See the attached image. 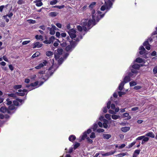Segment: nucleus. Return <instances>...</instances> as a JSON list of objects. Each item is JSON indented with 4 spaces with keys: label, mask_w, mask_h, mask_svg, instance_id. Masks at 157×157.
Masks as SVG:
<instances>
[{
    "label": "nucleus",
    "mask_w": 157,
    "mask_h": 157,
    "mask_svg": "<svg viewBox=\"0 0 157 157\" xmlns=\"http://www.w3.org/2000/svg\"><path fill=\"white\" fill-rule=\"evenodd\" d=\"M92 19L88 20L87 19L83 20L81 21V24L83 25V29L84 31L86 32L87 30L86 26H87L88 29H90L93 26L96 25L95 20L94 18V15H92Z\"/></svg>",
    "instance_id": "f257e3e1"
},
{
    "label": "nucleus",
    "mask_w": 157,
    "mask_h": 157,
    "mask_svg": "<svg viewBox=\"0 0 157 157\" xmlns=\"http://www.w3.org/2000/svg\"><path fill=\"white\" fill-rule=\"evenodd\" d=\"M66 31L68 32L70 36L72 39L76 37V36L75 34L76 31L73 29H69L68 31L67 30Z\"/></svg>",
    "instance_id": "f03ea898"
},
{
    "label": "nucleus",
    "mask_w": 157,
    "mask_h": 157,
    "mask_svg": "<svg viewBox=\"0 0 157 157\" xmlns=\"http://www.w3.org/2000/svg\"><path fill=\"white\" fill-rule=\"evenodd\" d=\"M48 63V61L46 60L44 61L42 63H40L38 65L35 67V68L36 69H39L44 67V66L46 65Z\"/></svg>",
    "instance_id": "7ed1b4c3"
},
{
    "label": "nucleus",
    "mask_w": 157,
    "mask_h": 157,
    "mask_svg": "<svg viewBox=\"0 0 157 157\" xmlns=\"http://www.w3.org/2000/svg\"><path fill=\"white\" fill-rule=\"evenodd\" d=\"M92 132V130L90 129H88L86 131H85L83 133V135L81 137V140H84L87 137V134H89Z\"/></svg>",
    "instance_id": "20e7f679"
},
{
    "label": "nucleus",
    "mask_w": 157,
    "mask_h": 157,
    "mask_svg": "<svg viewBox=\"0 0 157 157\" xmlns=\"http://www.w3.org/2000/svg\"><path fill=\"white\" fill-rule=\"evenodd\" d=\"M105 6H106V9L107 10L109 9L112 7L113 3L110 0H108L107 1L105 2Z\"/></svg>",
    "instance_id": "39448f33"
},
{
    "label": "nucleus",
    "mask_w": 157,
    "mask_h": 157,
    "mask_svg": "<svg viewBox=\"0 0 157 157\" xmlns=\"http://www.w3.org/2000/svg\"><path fill=\"white\" fill-rule=\"evenodd\" d=\"M53 73V72H52L51 71L49 72V73L48 74H47L45 75L44 76V77L43 75L41 76V78L44 80H45V81L47 80L49 77L52 75Z\"/></svg>",
    "instance_id": "423d86ee"
},
{
    "label": "nucleus",
    "mask_w": 157,
    "mask_h": 157,
    "mask_svg": "<svg viewBox=\"0 0 157 157\" xmlns=\"http://www.w3.org/2000/svg\"><path fill=\"white\" fill-rule=\"evenodd\" d=\"M43 45V44H40L39 42L34 43L33 45V48H40Z\"/></svg>",
    "instance_id": "0eeeda50"
},
{
    "label": "nucleus",
    "mask_w": 157,
    "mask_h": 157,
    "mask_svg": "<svg viewBox=\"0 0 157 157\" xmlns=\"http://www.w3.org/2000/svg\"><path fill=\"white\" fill-rule=\"evenodd\" d=\"M139 49L140 50L139 52V53L141 55L144 54L146 52L145 49L143 46H140L139 48Z\"/></svg>",
    "instance_id": "6e6552de"
},
{
    "label": "nucleus",
    "mask_w": 157,
    "mask_h": 157,
    "mask_svg": "<svg viewBox=\"0 0 157 157\" xmlns=\"http://www.w3.org/2000/svg\"><path fill=\"white\" fill-rule=\"evenodd\" d=\"M33 2L36 3V5L37 7H40L43 5V3L40 0H36Z\"/></svg>",
    "instance_id": "1a4fd4ad"
},
{
    "label": "nucleus",
    "mask_w": 157,
    "mask_h": 157,
    "mask_svg": "<svg viewBox=\"0 0 157 157\" xmlns=\"http://www.w3.org/2000/svg\"><path fill=\"white\" fill-rule=\"evenodd\" d=\"M116 152V151H111L103 154H102V155L103 156H109L113 154L114 153Z\"/></svg>",
    "instance_id": "9d476101"
},
{
    "label": "nucleus",
    "mask_w": 157,
    "mask_h": 157,
    "mask_svg": "<svg viewBox=\"0 0 157 157\" xmlns=\"http://www.w3.org/2000/svg\"><path fill=\"white\" fill-rule=\"evenodd\" d=\"M145 136L152 138H154L155 136V134L152 132H149L145 134Z\"/></svg>",
    "instance_id": "9b49d317"
},
{
    "label": "nucleus",
    "mask_w": 157,
    "mask_h": 157,
    "mask_svg": "<svg viewBox=\"0 0 157 157\" xmlns=\"http://www.w3.org/2000/svg\"><path fill=\"white\" fill-rule=\"evenodd\" d=\"M131 80V78H130L129 76H127L125 77L123 81L124 83H126Z\"/></svg>",
    "instance_id": "f8f14e48"
},
{
    "label": "nucleus",
    "mask_w": 157,
    "mask_h": 157,
    "mask_svg": "<svg viewBox=\"0 0 157 157\" xmlns=\"http://www.w3.org/2000/svg\"><path fill=\"white\" fill-rule=\"evenodd\" d=\"M130 129V128L129 127L125 126L124 127L121 128V130L123 132H125L128 131Z\"/></svg>",
    "instance_id": "ddd939ff"
},
{
    "label": "nucleus",
    "mask_w": 157,
    "mask_h": 157,
    "mask_svg": "<svg viewBox=\"0 0 157 157\" xmlns=\"http://www.w3.org/2000/svg\"><path fill=\"white\" fill-rule=\"evenodd\" d=\"M75 136L73 135H70L68 139L71 142H73L76 139Z\"/></svg>",
    "instance_id": "4468645a"
},
{
    "label": "nucleus",
    "mask_w": 157,
    "mask_h": 157,
    "mask_svg": "<svg viewBox=\"0 0 157 157\" xmlns=\"http://www.w3.org/2000/svg\"><path fill=\"white\" fill-rule=\"evenodd\" d=\"M7 108L5 106H2L0 108V111L1 112L5 113L6 112Z\"/></svg>",
    "instance_id": "2eb2a0df"
},
{
    "label": "nucleus",
    "mask_w": 157,
    "mask_h": 157,
    "mask_svg": "<svg viewBox=\"0 0 157 157\" xmlns=\"http://www.w3.org/2000/svg\"><path fill=\"white\" fill-rule=\"evenodd\" d=\"M132 67L133 68L136 70H139L140 69V66L139 64L136 63L133 64L132 66Z\"/></svg>",
    "instance_id": "dca6fc26"
},
{
    "label": "nucleus",
    "mask_w": 157,
    "mask_h": 157,
    "mask_svg": "<svg viewBox=\"0 0 157 157\" xmlns=\"http://www.w3.org/2000/svg\"><path fill=\"white\" fill-rule=\"evenodd\" d=\"M47 29L49 30L50 34L51 35H53L55 34V31L52 27L51 28L48 27L47 28Z\"/></svg>",
    "instance_id": "f3484780"
},
{
    "label": "nucleus",
    "mask_w": 157,
    "mask_h": 157,
    "mask_svg": "<svg viewBox=\"0 0 157 157\" xmlns=\"http://www.w3.org/2000/svg\"><path fill=\"white\" fill-rule=\"evenodd\" d=\"M40 55V53L38 52H37L34 54L31 57V58L33 59L36 57H38Z\"/></svg>",
    "instance_id": "a211bd4d"
},
{
    "label": "nucleus",
    "mask_w": 157,
    "mask_h": 157,
    "mask_svg": "<svg viewBox=\"0 0 157 157\" xmlns=\"http://www.w3.org/2000/svg\"><path fill=\"white\" fill-rule=\"evenodd\" d=\"M124 83V82H122L120 84L118 88L121 91L123 88Z\"/></svg>",
    "instance_id": "6ab92c4d"
},
{
    "label": "nucleus",
    "mask_w": 157,
    "mask_h": 157,
    "mask_svg": "<svg viewBox=\"0 0 157 157\" xmlns=\"http://www.w3.org/2000/svg\"><path fill=\"white\" fill-rule=\"evenodd\" d=\"M128 154V153L127 152L126 153H120L117 154L116 156H118V157H123L125 155H127Z\"/></svg>",
    "instance_id": "aec40b11"
},
{
    "label": "nucleus",
    "mask_w": 157,
    "mask_h": 157,
    "mask_svg": "<svg viewBox=\"0 0 157 157\" xmlns=\"http://www.w3.org/2000/svg\"><path fill=\"white\" fill-rule=\"evenodd\" d=\"M60 43V45L62 47H66L67 45V43L66 42V41L65 40H64V41H62L61 42V43L59 41V40H57Z\"/></svg>",
    "instance_id": "412c9836"
},
{
    "label": "nucleus",
    "mask_w": 157,
    "mask_h": 157,
    "mask_svg": "<svg viewBox=\"0 0 157 157\" xmlns=\"http://www.w3.org/2000/svg\"><path fill=\"white\" fill-rule=\"evenodd\" d=\"M72 48L71 45H68V46H66L65 50L67 52L69 51H72Z\"/></svg>",
    "instance_id": "4be33fe9"
},
{
    "label": "nucleus",
    "mask_w": 157,
    "mask_h": 157,
    "mask_svg": "<svg viewBox=\"0 0 157 157\" xmlns=\"http://www.w3.org/2000/svg\"><path fill=\"white\" fill-rule=\"evenodd\" d=\"M111 135L109 134H104L103 135V137L104 138L108 139L111 137Z\"/></svg>",
    "instance_id": "5701e85b"
},
{
    "label": "nucleus",
    "mask_w": 157,
    "mask_h": 157,
    "mask_svg": "<svg viewBox=\"0 0 157 157\" xmlns=\"http://www.w3.org/2000/svg\"><path fill=\"white\" fill-rule=\"evenodd\" d=\"M135 61L136 62L140 63L143 62V60L142 58L138 57L136 59Z\"/></svg>",
    "instance_id": "b1692460"
},
{
    "label": "nucleus",
    "mask_w": 157,
    "mask_h": 157,
    "mask_svg": "<svg viewBox=\"0 0 157 157\" xmlns=\"http://www.w3.org/2000/svg\"><path fill=\"white\" fill-rule=\"evenodd\" d=\"M35 37L37 40H43V36L42 35L39 36L37 35L35 36Z\"/></svg>",
    "instance_id": "393cba45"
},
{
    "label": "nucleus",
    "mask_w": 157,
    "mask_h": 157,
    "mask_svg": "<svg viewBox=\"0 0 157 157\" xmlns=\"http://www.w3.org/2000/svg\"><path fill=\"white\" fill-rule=\"evenodd\" d=\"M22 87V85H14L13 86V88L15 90H17V89H20Z\"/></svg>",
    "instance_id": "a878e982"
},
{
    "label": "nucleus",
    "mask_w": 157,
    "mask_h": 157,
    "mask_svg": "<svg viewBox=\"0 0 157 157\" xmlns=\"http://www.w3.org/2000/svg\"><path fill=\"white\" fill-rule=\"evenodd\" d=\"M55 39V37L53 36H52L51 37H50L49 38V40H48L49 43V44H50L51 43H53Z\"/></svg>",
    "instance_id": "bb28decb"
},
{
    "label": "nucleus",
    "mask_w": 157,
    "mask_h": 157,
    "mask_svg": "<svg viewBox=\"0 0 157 157\" xmlns=\"http://www.w3.org/2000/svg\"><path fill=\"white\" fill-rule=\"evenodd\" d=\"M136 143V142L135 141H134L130 144H129L128 146H127L126 148H130L132 147L133 145H134Z\"/></svg>",
    "instance_id": "cd10ccee"
},
{
    "label": "nucleus",
    "mask_w": 157,
    "mask_h": 157,
    "mask_svg": "<svg viewBox=\"0 0 157 157\" xmlns=\"http://www.w3.org/2000/svg\"><path fill=\"white\" fill-rule=\"evenodd\" d=\"M112 118L114 120H116L117 119L120 118V116L119 115H117L115 114H113L112 116Z\"/></svg>",
    "instance_id": "c85d7f7f"
},
{
    "label": "nucleus",
    "mask_w": 157,
    "mask_h": 157,
    "mask_svg": "<svg viewBox=\"0 0 157 157\" xmlns=\"http://www.w3.org/2000/svg\"><path fill=\"white\" fill-rule=\"evenodd\" d=\"M38 81H36L34 83H31V86L35 87L37 86L38 85Z\"/></svg>",
    "instance_id": "c756f323"
},
{
    "label": "nucleus",
    "mask_w": 157,
    "mask_h": 157,
    "mask_svg": "<svg viewBox=\"0 0 157 157\" xmlns=\"http://www.w3.org/2000/svg\"><path fill=\"white\" fill-rule=\"evenodd\" d=\"M53 54V53L52 52L50 51H47L46 53V56L48 57L50 56H51Z\"/></svg>",
    "instance_id": "7c9ffc66"
},
{
    "label": "nucleus",
    "mask_w": 157,
    "mask_h": 157,
    "mask_svg": "<svg viewBox=\"0 0 157 157\" xmlns=\"http://www.w3.org/2000/svg\"><path fill=\"white\" fill-rule=\"evenodd\" d=\"M7 95L9 97H11L13 98H16L17 97V94H16V93H15V94H7Z\"/></svg>",
    "instance_id": "2f4dec72"
},
{
    "label": "nucleus",
    "mask_w": 157,
    "mask_h": 157,
    "mask_svg": "<svg viewBox=\"0 0 157 157\" xmlns=\"http://www.w3.org/2000/svg\"><path fill=\"white\" fill-rule=\"evenodd\" d=\"M140 151V150H136L134 151L133 155L137 156L139 154Z\"/></svg>",
    "instance_id": "473e14b6"
},
{
    "label": "nucleus",
    "mask_w": 157,
    "mask_h": 157,
    "mask_svg": "<svg viewBox=\"0 0 157 157\" xmlns=\"http://www.w3.org/2000/svg\"><path fill=\"white\" fill-rule=\"evenodd\" d=\"M96 3L95 2H93L91 3L89 6V8L92 9L93 8L94 6L95 5Z\"/></svg>",
    "instance_id": "72a5a7b5"
},
{
    "label": "nucleus",
    "mask_w": 157,
    "mask_h": 157,
    "mask_svg": "<svg viewBox=\"0 0 157 157\" xmlns=\"http://www.w3.org/2000/svg\"><path fill=\"white\" fill-rule=\"evenodd\" d=\"M63 50L62 48H59L58 49H57V53L59 55H61L63 53Z\"/></svg>",
    "instance_id": "f704fd0d"
},
{
    "label": "nucleus",
    "mask_w": 157,
    "mask_h": 157,
    "mask_svg": "<svg viewBox=\"0 0 157 157\" xmlns=\"http://www.w3.org/2000/svg\"><path fill=\"white\" fill-rule=\"evenodd\" d=\"M7 102L6 103V104L8 105H10L12 103V101L10 100V99L9 98H7L6 100Z\"/></svg>",
    "instance_id": "c9c22d12"
},
{
    "label": "nucleus",
    "mask_w": 157,
    "mask_h": 157,
    "mask_svg": "<svg viewBox=\"0 0 157 157\" xmlns=\"http://www.w3.org/2000/svg\"><path fill=\"white\" fill-rule=\"evenodd\" d=\"M16 94L17 95L20 96H24L25 95V93H19L18 92H16Z\"/></svg>",
    "instance_id": "e433bc0d"
},
{
    "label": "nucleus",
    "mask_w": 157,
    "mask_h": 157,
    "mask_svg": "<svg viewBox=\"0 0 157 157\" xmlns=\"http://www.w3.org/2000/svg\"><path fill=\"white\" fill-rule=\"evenodd\" d=\"M49 14L51 17H55L57 15V13L56 12H51L49 13Z\"/></svg>",
    "instance_id": "4c0bfd02"
},
{
    "label": "nucleus",
    "mask_w": 157,
    "mask_h": 157,
    "mask_svg": "<svg viewBox=\"0 0 157 157\" xmlns=\"http://www.w3.org/2000/svg\"><path fill=\"white\" fill-rule=\"evenodd\" d=\"M15 107L14 106V105H11L8 107V109L10 110H13L15 109Z\"/></svg>",
    "instance_id": "58836bf2"
},
{
    "label": "nucleus",
    "mask_w": 157,
    "mask_h": 157,
    "mask_svg": "<svg viewBox=\"0 0 157 157\" xmlns=\"http://www.w3.org/2000/svg\"><path fill=\"white\" fill-rule=\"evenodd\" d=\"M57 2V0H52L50 2V4L52 5H53L56 4Z\"/></svg>",
    "instance_id": "ea45409f"
},
{
    "label": "nucleus",
    "mask_w": 157,
    "mask_h": 157,
    "mask_svg": "<svg viewBox=\"0 0 157 157\" xmlns=\"http://www.w3.org/2000/svg\"><path fill=\"white\" fill-rule=\"evenodd\" d=\"M60 55L59 54L57 53H56L55 52L54 53V56H55V58L56 59H57L59 58L60 57Z\"/></svg>",
    "instance_id": "a19ab883"
},
{
    "label": "nucleus",
    "mask_w": 157,
    "mask_h": 157,
    "mask_svg": "<svg viewBox=\"0 0 157 157\" xmlns=\"http://www.w3.org/2000/svg\"><path fill=\"white\" fill-rule=\"evenodd\" d=\"M80 146V144L77 143L75 144L73 148L74 149H76Z\"/></svg>",
    "instance_id": "79ce46f5"
},
{
    "label": "nucleus",
    "mask_w": 157,
    "mask_h": 157,
    "mask_svg": "<svg viewBox=\"0 0 157 157\" xmlns=\"http://www.w3.org/2000/svg\"><path fill=\"white\" fill-rule=\"evenodd\" d=\"M129 84L130 86H133L136 85V83L134 81H131L130 82Z\"/></svg>",
    "instance_id": "37998d69"
},
{
    "label": "nucleus",
    "mask_w": 157,
    "mask_h": 157,
    "mask_svg": "<svg viewBox=\"0 0 157 157\" xmlns=\"http://www.w3.org/2000/svg\"><path fill=\"white\" fill-rule=\"evenodd\" d=\"M13 15V13L12 12H11L9 14H7L5 15H4V17H6L8 16L9 18H10L12 17Z\"/></svg>",
    "instance_id": "c03bdc74"
},
{
    "label": "nucleus",
    "mask_w": 157,
    "mask_h": 157,
    "mask_svg": "<svg viewBox=\"0 0 157 157\" xmlns=\"http://www.w3.org/2000/svg\"><path fill=\"white\" fill-rule=\"evenodd\" d=\"M64 6H65L64 5H63L60 6H53V7H55V8L56 7V8H58L59 9H61L63 8L64 7Z\"/></svg>",
    "instance_id": "a18cd8bd"
},
{
    "label": "nucleus",
    "mask_w": 157,
    "mask_h": 157,
    "mask_svg": "<svg viewBox=\"0 0 157 157\" xmlns=\"http://www.w3.org/2000/svg\"><path fill=\"white\" fill-rule=\"evenodd\" d=\"M153 71L154 74L155 75L157 73V65L154 68Z\"/></svg>",
    "instance_id": "49530a36"
},
{
    "label": "nucleus",
    "mask_w": 157,
    "mask_h": 157,
    "mask_svg": "<svg viewBox=\"0 0 157 157\" xmlns=\"http://www.w3.org/2000/svg\"><path fill=\"white\" fill-rule=\"evenodd\" d=\"M77 28L79 32L82 31L83 30V27L80 25L77 26Z\"/></svg>",
    "instance_id": "de8ad7c7"
},
{
    "label": "nucleus",
    "mask_w": 157,
    "mask_h": 157,
    "mask_svg": "<svg viewBox=\"0 0 157 157\" xmlns=\"http://www.w3.org/2000/svg\"><path fill=\"white\" fill-rule=\"evenodd\" d=\"M111 101H108L107 104V108L108 109H109L110 108V105H111Z\"/></svg>",
    "instance_id": "09e8293b"
},
{
    "label": "nucleus",
    "mask_w": 157,
    "mask_h": 157,
    "mask_svg": "<svg viewBox=\"0 0 157 157\" xmlns=\"http://www.w3.org/2000/svg\"><path fill=\"white\" fill-rule=\"evenodd\" d=\"M125 93V92L121 91H119L118 92V95L120 97H121L122 95L124 94Z\"/></svg>",
    "instance_id": "8fccbe9b"
},
{
    "label": "nucleus",
    "mask_w": 157,
    "mask_h": 157,
    "mask_svg": "<svg viewBox=\"0 0 157 157\" xmlns=\"http://www.w3.org/2000/svg\"><path fill=\"white\" fill-rule=\"evenodd\" d=\"M13 105H16V106H18L19 105V103H18V101L17 100H14L13 101Z\"/></svg>",
    "instance_id": "3c124183"
},
{
    "label": "nucleus",
    "mask_w": 157,
    "mask_h": 157,
    "mask_svg": "<svg viewBox=\"0 0 157 157\" xmlns=\"http://www.w3.org/2000/svg\"><path fill=\"white\" fill-rule=\"evenodd\" d=\"M95 137V134L94 132L91 133L90 136V138H94Z\"/></svg>",
    "instance_id": "603ef678"
},
{
    "label": "nucleus",
    "mask_w": 157,
    "mask_h": 157,
    "mask_svg": "<svg viewBox=\"0 0 157 157\" xmlns=\"http://www.w3.org/2000/svg\"><path fill=\"white\" fill-rule=\"evenodd\" d=\"M86 139L87 140V142L89 143L90 144H92V143H93V140H92L90 139V138L88 137H87L86 138Z\"/></svg>",
    "instance_id": "864d4df0"
},
{
    "label": "nucleus",
    "mask_w": 157,
    "mask_h": 157,
    "mask_svg": "<svg viewBox=\"0 0 157 157\" xmlns=\"http://www.w3.org/2000/svg\"><path fill=\"white\" fill-rule=\"evenodd\" d=\"M141 86H135L134 88V89L135 90H138L139 89H140L141 88Z\"/></svg>",
    "instance_id": "5fc2aeb1"
},
{
    "label": "nucleus",
    "mask_w": 157,
    "mask_h": 157,
    "mask_svg": "<svg viewBox=\"0 0 157 157\" xmlns=\"http://www.w3.org/2000/svg\"><path fill=\"white\" fill-rule=\"evenodd\" d=\"M51 26H52V29H54V30L55 31V30H59V29L58 28H56V26L52 24V25Z\"/></svg>",
    "instance_id": "6e6d98bb"
},
{
    "label": "nucleus",
    "mask_w": 157,
    "mask_h": 157,
    "mask_svg": "<svg viewBox=\"0 0 157 157\" xmlns=\"http://www.w3.org/2000/svg\"><path fill=\"white\" fill-rule=\"evenodd\" d=\"M98 125L97 124H94L93 128L94 131H95L96 130L97 128H98Z\"/></svg>",
    "instance_id": "4d7b16f0"
},
{
    "label": "nucleus",
    "mask_w": 157,
    "mask_h": 157,
    "mask_svg": "<svg viewBox=\"0 0 157 157\" xmlns=\"http://www.w3.org/2000/svg\"><path fill=\"white\" fill-rule=\"evenodd\" d=\"M131 72L133 74H136L138 73V72L136 70H135L133 68L131 69Z\"/></svg>",
    "instance_id": "13d9d810"
},
{
    "label": "nucleus",
    "mask_w": 157,
    "mask_h": 157,
    "mask_svg": "<svg viewBox=\"0 0 157 157\" xmlns=\"http://www.w3.org/2000/svg\"><path fill=\"white\" fill-rule=\"evenodd\" d=\"M30 42V40H26V41H24L22 43V44L23 45L26 44H28Z\"/></svg>",
    "instance_id": "bf43d9fd"
},
{
    "label": "nucleus",
    "mask_w": 157,
    "mask_h": 157,
    "mask_svg": "<svg viewBox=\"0 0 157 157\" xmlns=\"http://www.w3.org/2000/svg\"><path fill=\"white\" fill-rule=\"evenodd\" d=\"M144 136H141L138 137L136 139V140H143V139L144 138Z\"/></svg>",
    "instance_id": "052dcab7"
},
{
    "label": "nucleus",
    "mask_w": 157,
    "mask_h": 157,
    "mask_svg": "<svg viewBox=\"0 0 157 157\" xmlns=\"http://www.w3.org/2000/svg\"><path fill=\"white\" fill-rule=\"evenodd\" d=\"M142 140H143V141H144V142H147L149 140V138L147 137H145L144 136Z\"/></svg>",
    "instance_id": "680f3d73"
},
{
    "label": "nucleus",
    "mask_w": 157,
    "mask_h": 157,
    "mask_svg": "<svg viewBox=\"0 0 157 157\" xmlns=\"http://www.w3.org/2000/svg\"><path fill=\"white\" fill-rule=\"evenodd\" d=\"M101 11H104L106 9V6L104 5L102 6L101 8Z\"/></svg>",
    "instance_id": "e2e57ef3"
},
{
    "label": "nucleus",
    "mask_w": 157,
    "mask_h": 157,
    "mask_svg": "<svg viewBox=\"0 0 157 157\" xmlns=\"http://www.w3.org/2000/svg\"><path fill=\"white\" fill-rule=\"evenodd\" d=\"M149 44L148 42V40L145 41L143 43V45L144 46H146V45H149Z\"/></svg>",
    "instance_id": "0e129e2a"
},
{
    "label": "nucleus",
    "mask_w": 157,
    "mask_h": 157,
    "mask_svg": "<svg viewBox=\"0 0 157 157\" xmlns=\"http://www.w3.org/2000/svg\"><path fill=\"white\" fill-rule=\"evenodd\" d=\"M9 69L11 71H13L14 69V67L12 64H10L9 66Z\"/></svg>",
    "instance_id": "69168bd1"
},
{
    "label": "nucleus",
    "mask_w": 157,
    "mask_h": 157,
    "mask_svg": "<svg viewBox=\"0 0 157 157\" xmlns=\"http://www.w3.org/2000/svg\"><path fill=\"white\" fill-rule=\"evenodd\" d=\"M107 109L108 108L106 107H104L103 109V112L105 113H106L107 111Z\"/></svg>",
    "instance_id": "338daca9"
},
{
    "label": "nucleus",
    "mask_w": 157,
    "mask_h": 157,
    "mask_svg": "<svg viewBox=\"0 0 157 157\" xmlns=\"http://www.w3.org/2000/svg\"><path fill=\"white\" fill-rule=\"evenodd\" d=\"M56 25L59 28H61L62 27L61 24L59 23H57Z\"/></svg>",
    "instance_id": "774afa93"
}]
</instances>
